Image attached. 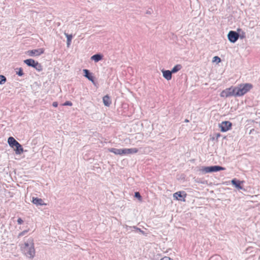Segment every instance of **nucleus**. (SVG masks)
Segmentation results:
<instances>
[{
	"mask_svg": "<svg viewBox=\"0 0 260 260\" xmlns=\"http://www.w3.org/2000/svg\"><path fill=\"white\" fill-rule=\"evenodd\" d=\"M21 249L25 256L30 258L34 257L36 251L32 238L30 237L24 241V244L21 246Z\"/></svg>",
	"mask_w": 260,
	"mask_h": 260,
	"instance_id": "1",
	"label": "nucleus"
},
{
	"mask_svg": "<svg viewBox=\"0 0 260 260\" xmlns=\"http://www.w3.org/2000/svg\"><path fill=\"white\" fill-rule=\"evenodd\" d=\"M252 87L250 84H241L235 88V96H242L248 91Z\"/></svg>",
	"mask_w": 260,
	"mask_h": 260,
	"instance_id": "2",
	"label": "nucleus"
},
{
	"mask_svg": "<svg viewBox=\"0 0 260 260\" xmlns=\"http://www.w3.org/2000/svg\"><path fill=\"white\" fill-rule=\"evenodd\" d=\"M240 36L239 34L235 31L231 30L228 34V38L231 43H235L239 39Z\"/></svg>",
	"mask_w": 260,
	"mask_h": 260,
	"instance_id": "3",
	"label": "nucleus"
},
{
	"mask_svg": "<svg viewBox=\"0 0 260 260\" xmlns=\"http://www.w3.org/2000/svg\"><path fill=\"white\" fill-rule=\"evenodd\" d=\"M221 97H228L231 96H235V88H229L223 90L220 93Z\"/></svg>",
	"mask_w": 260,
	"mask_h": 260,
	"instance_id": "4",
	"label": "nucleus"
},
{
	"mask_svg": "<svg viewBox=\"0 0 260 260\" xmlns=\"http://www.w3.org/2000/svg\"><path fill=\"white\" fill-rule=\"evenodd\" d=\"M44 52V50L43 48H39L37 49H34L31 50H28L26 53L30 56H39L43 54Z\"/></svg>",
	"mask_w": 260,
	"mask_h": 260,
	"instance_id": "5",
	"label": "nucleus"
},
{
	"mask_svg": "<svg viewBox=\"0 0 260 260\" xmlns=\"http://www.w3.org/2000/svg\"><path fill=\"white\" fill-rule=\"evenodd\" d=\"M232 126V123L228 121H225L222 122L219 124V127L221 128V131L225 132L229 130Z\"/></svg>",
	"mask_w": 260,
	"mask_h": 260,
	"instance_id": "6",
	"label": "nucleus"
},
{
	"mask_svg": "<svg viewBox=\"0 0 260 260\" xmlns=\"http://www.w3.org/2000/svg\"><path fill=\"white\" fill-rule=\"evenodd\" d=\"M123 155H128L130 154L136 153L138 151V149L136 148H124L123 149Z\"/></svg>",
	"mask_w": 260,
	"mask_h": 260,
	"instance_id": "7",
	"label": "nucleus"
},
{
	"mask_svg": "<svg viewBox=\"0 0 260 260\" xmlns=\"http://www.w3.org/2000/svg\"><path fill=\"white\" fill-rule=\"evenodd\" d=\"M163 77L167 80H170L172 79V73L169 70H162Z\"/></svg>",
	"mask_w": 260,
	"mask_h": 260,
	"instance_id": "8",
	"label": "nucleus"
},
{
	"mask_svg": "<svg viewBox=\"0 0 260 260\" xmlns=\"http://www.w3.org/2000/svg\"><path fill=\"white\" fill-rule=\"evenodd\" d=\"M186 196V194L184 193V192H181V191H178L173 194V197L175 198L176 200H180L179 198H182L183 197V198H185ZM184 201H185V199H183V200Z\"/></svg>",
	"mask_w": 260,
	"mask_h": 260,
	"instance_id": "9",
	"label": "nucleus"
},
{
	"mask_svg": "<svg viewBox=\"0 0 260 260\" xmlns=\"http://www.w3.org/2000/svg\"><path fill=\"white\" fill-rule=\"evenodd\" d=\"M108 151L116 155H123V149H116L114 148H109Z\"/></svg>",
	"mask_w": 260,
	"mask_h": 260,
	"instance_id": "10",
	"label": "nucleus"
},
{
	"mask_svg": "<svg viewBox=\"0 0 260 260\" xmlns=\"http://www.w3.org/2000/svg\"><path fill=\"white\" fill-rule=\"evenodd\" d=\"M8 143L10 146L13 148H14L15 146H16L18 142L13 138L10 137L8 139Z\"/></svg>",
	"mask_w": 260,
	"mask_h": 260,
	"instance_id": "11",
	"label": "nucleus"
},
{
	"mask_svg": "<svg viewBox=\"0 0 260 260\" xmlns=\"http://www.w3.org/2000/svg\"><path fill=\"white\" fill-rule=\"evenodd\" d=\"M32 202L38 206V205H46L45 203H44L43 200L42 199L38 198H32Z\"/></svg>",
	"mask_w": 260,
	"mask_h": 260,
	"instance_id": "12",
	"label": "nucleus"
},
{
	"mask_svg": "<svg viewBox=\"0 0 260 260\" xmlns=\"http://www.w3.org/2000/svg\"><path fill=\"white\" fill-rule=\"evenodd\" d=\"M14 150L17 154H21L23 152V148L19 143L15 146Z\"/></svg>",
	"mask_w": 260,
	"mask_h": 260,
	"instance_id": "13",
	"label": "nucleus"
},
{
	"mask_svg": "<svg viewBox=\"0 0 260 260\" xmlns=\"http://www.w3.org/2000/svg\"><path fill=\"white\" fill-rule=\"evenodd\" d=\"M83 71L85 73L84 76L94 83L93 77L90 74L88 70L87 69H84Z\"/></svg>",
	"mask_w": 260,
	"mask_h": 260,
	"instance_id": "14",
	"label": "nucleus"
},
{
	"mask_svg": "<svg viewBox=\"0 0 260 260\" xmlns=\"http://www.w3.org/2000/svg\"><path fill=\"white\" fill-rule=\"evenodd\" d=\"M210 172H217L221 170H224L225 168L220 166H210Z\"/></svg>",
	"mask_w": 260,
	"mask_h": 260,
	"instance_id": "15",
	"label": "nucleus"
},
{
	"mask_svg": "<svg viewBox=\"0 0 260 260\" xmlns=\"http://www.w3.org/2000/svg\"><path fill=\"white\" fill-rule=\"evenodd\" d=\"M232 184L234 185L236 188L239 189H242L243 187L241 186V182L239 180H237L236 179H234L231 181Z\"/></svg>",
	"mask_w": 260,
	"mask_h": 260,
	"instance_id": "16",
	"label": "nucleus"
},
{
	"mask_svg": "<svg viewBox=\"0 0 260 260\" xmlns=\"http://www.w3.org/2000/svg\"><path fill=\"white\" fill-rule=\"evenodd\" d=\"M103 103L105 106L109 107L111 104V101L108 95H105L103 98Z\"/></svg>",
	"mask_w": 260,
	"mask_h": 260,
	"instance_id": "17",
	"label": "nucleus"
},
{
	"mask_svg": "<svg viewBox=\"0 0 260 260\" xmlns=\"http://www.w3.org/2000/svg\"><path fill=\"white\" fill-rule=\"evenodd\" d=\"M103 58V56L100 54L93 55L91 57V59L94 60L95 62L99 61Z\"/></svg>",
	"mask_w": 260,
	"mask_h": 260,
	"instance_id": "18",
	"label": "nucleus"
},
{
	"mask_svg": "<svg viewBox=\"0 0 260 260\" xmlns=\"http://www.w3.org/2000/svg\"><path fill=\"white\" fill-rule=\"evenodd\" d=\"M24 62L28 66L33 67V66H34V64H35L36 61H35V60L32 59H27L24 60Z\"/></svg>",
	"mask_w": 260,
	"mask_h": 260,
	"instance_id": "19",
	"label": "nucleus"
},
{
	"mask_svg": "<svg viewBox=\"0 0 260 260\" xmlns=\"http://www.w3.org/2000/svg\"><path fill=\"white\" fill-rule=\"evenodd\" d=\"M64 35L67 38V45L68 47H69L70 46L72 39L73 38V36L72 35H69L66 32H64Z\"/></svg>",
	"mask_w": 260,
	"mask_h": 260,
	"instance_id": "20",
	"label": "nucleus"
},
{
	"mask_svg": "<svg viewBox=\"0 0 260 260\" xmlns=\"http://www.w3.org/2000/svg\"><path fill=\"white\" fill-rule=\"evenodd\" d=\"M200 171L202 173V174H206L208 173H210V167H202L200 169Z\"/></svg>",
	"mask_w": 260,
	"mask_h": 260,
	"instance_id": "21",
	"label": "nucleus"
},
{
	"mask_svg": "<svg viewBox=\"0 0 260 260\" xmlns=\"http://www.w3.org/2000/svg\"><path fill=\"white\" fill-rule=\"evenodd\" d=\"M182 68V66L180 64H178L174 67V68L172 69L171 72L173 73H177Z\"/></svg>",
	"mask_w": 260,
	"mask_h": 260,
	"instance_id": "22",
	"label": "nucleus"
},
{
	"mask_svg": "<svg viewBox=\"0 0 260 260\" xmlns=\"http://www.w3.org/2000/svg\"><path fill=\"white\" fill-rule=\"evenodd\" d=\"M33 68H35L38 71H41L43 70L42 66L38 62H36Z\"/></svg>",
	"mask_w": 260,
	"mask_h": 260,
	"instance_id": "23",
	"label": "nucleus"
},
{
	"mask_svg": "<svg viewBox=\"0 0 260 260\" xmlns=\"http://www.w3.org/2000/svg\"><path fill=\"white\" fill-rule=\"evenodd\" d=\"M6 81V78L3 75H0V84H4Z\"/></svg>",
	"mask_w": 260,
	"mask_h": 260,
	"instance_id": "24",
	"label": "nucleus"
},
{
	"mask_svg": "<svg viewBox=\"0 0 260 260\" xmlns=\"http://www.w3.org/2000/svg\"><path fill=\"white\" fill-rule=\"evenodd\" d=\"M221 61L220 58L218 56H214L213 58L212 62H217V63H219Z\"/></svg>",
	"mask_w": 260,
	"mask_h": 260,
	"instance_id": "25",
	"label": "nucleus"
},
{
	"mask_svg": "<svg viewBox=\"0 0 260 260\" xmlns=\"http://www.w3.org/2000/svg\"><path fill=\"white\" fill-rule=\"evenodd\" d=\"M16 74L19 76H22L23 75L24 73L23 72V70H22V68H19L18 71L16 72Z\"/></svg>",
	"mask_w": 260,
	"mask_h": 260,
	"instance_id": "26",
	"label": "nucleus"
},
{
	"mask_svg": "<svg viewBox=\"0 0 260 260\" xmlns=\"http://www.w3.org/2000/svg\"><path fill=\"white\" fill-rule=\"evenodd\" d=\"M28 232V230H25V231H23V232L20 233L18 235V237L19 238L21 236H22L23 235H24L25 234H26Z\"/></svg>",
	"mask_w": 260,
	"mask_h": 260,
	"instance_id": "27",
	"label": "nucleus"
},
{
	"mask_svg": "<svg viewBox=\"0 0 260 260\" xmlns=\"http://www.w3.org/2000/svg\"><path fill=\"white\" fill-rule=\"evenodd\" d=\"M135 197L138 198L139 200L141 199V196L139 192H136L135 193Z\"/></svg>",
	"mask_w": 260,
	"mask_h": 260,
	"instance_id": "28",
	"label": "nucleus"
},
{
	"mask_svg": "<svg viewBox=\"0 0 260 260\" xmlns=\"http://www.w3.org/2000/svg\"><path fill=\"white\" fill-rule=\"evenodd\" d=\"M63 105L71 106H72V103L70 101H67L63 104Z\"/></svg>",
	"mask_w": 260,
	"mask_h": 260,
	"instance_id": "29",
	"label": "nucleus"
},
{
	"mask_svg": "<svg viewBox=\"0 0 260 260\" xmlns=\"http://www.w3.org/2000/svg\"><path fill=\"white\" fill-rule=\"evenodd\" d=\"M17 222L19 224H21L23 223V220L21 218H19L17 220Z\"/></svg>",
	"mask_w": 260,
	"mask_h": 260,
	"instance_id": "30",
	"label": "nucleus"
},
{
	"mask_svg": "<svg viewBox=\"0 0 260 260\" xmlns=\"http://www.w3.org/2000/svg\"><path fill=\"white\" fill-rule=\"evenodd\" d=\"M160 260H173V259L170 258L169 257L165 256L164 257L162 258Z\"/></svg>",
	"mask_w": 260,
	"mask_h": 260,
	"instance_id": "31",
	"label": "nucleus"
},
{
	"mask_svg": "<svg viewBox=\"0 0 260 260\" xmlns=\"http://www.w3.org/2000/svg\"><path fill=\"white\" fill-rule=\"evenodd\" d=\"M52 106L54 107H57L58 106V103L56 102H54L52 104Z\"/></svg>",
	"mask_w": 260,
	"mask_h": 260,
	"instance_id": "32",
	"label": "nucleus"
},
{
	"mask_svg": "<svg viewBox=\"0 0 260 260\" xmlns=\"http://www.w3.org/2000/svg\"><path fill=\"white\" fill-rule=\"evenodd\" d=\"M133 228H134V229H137V230H138V231H139V232H143V231H142L141 229H139V228H136V226H134Z\"/></svg>",
	"mask_w": 260,
	"mask_h": 260,
	"instance_id": "33",
	"label": "nucleus"
},
{
	"mask_svg": "<svg viewBox=\"0 0 260 260\" xmlns=\"http://www.w3.org/2000/svg\"><path fill=\"white\" fill-rule=\"evenodd\" d=\"M188 121H189V120L188 119H186L185 120V122H188Z\"/></svg>",
	"mask_w": 260,
	"mask_h": 260,
	"instance_id": "34",
	"label": "nucleus"
},
{
	"mask_svg": "<svg viewBox=\"0 0 260 260\" xmlns=\"http://www.w3.org/2000/svg\"><path fill=\"white\" fill-rule=\"evenodd\" d=\"M220 136V134H218L217 135V137H218Z\"/></svg>",
	"mask_w": 260,
	"mask_h": 260,
	"instance_id": "35",
	"label": "nucleus"
},
{
	"mask_svg": "<svg viewBox=\"0 0 260 260\" xmlns=\"http://www.w3.org/2000/svg\"><path fill=\"white\" fill-rule=\"evenodd\" d=\"M124 226H125L126 228H127L128 227V226H127V225H124Z\"/></svg>",
	"mask_w": 260,
	"mask_h": 260,
	"instance_id": "36",
	"label": "nucleus"
},
{
	"mask_svg": "<svg viewBox=\"0 0 260 260\" xmlns=\"http://www.w3.org/2000/svg\"><path fill=\"white\" fill-rule=\"evenodd\" d=\"M243 37H244V36H241V38H243Z\"/></svg>",
	"mask_w": 260,
	"mask_h": 260,
	"instance_id": "37",
	"label": "nucleus"
}]
</instances>
